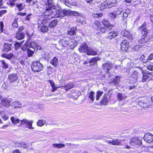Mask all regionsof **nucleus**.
Listing matches in <instances>:
<instances>
[{
    "mask_svg": "<svg viewBox=\"0 0 153 153\" xmlns=\"http://www.w3.org/2000/svg\"><path fill=\"white\" fill-rule=\"evenodd\" d=\"M48 4L46 5L45 11L44 12L45 16H51L52 17H63L68 15V10L65 9H59L56 11V13L53 16L52 14L53 11L52 10L56 8V6L53 3V0H47Z\"/></svg>",
    "mask_w": 153,
    "mask_h": 153,
    "instance_id": "nucleus-1",
    "label": "nucleus"
},
{
    "mask_svg": "<svg viewBox=\"0 0 153 153\" xmlns=\"http://www.w3.org/2000/svg\"><path fill=\"white\" fill-rule=\"evenodd\" d=\"M31 68L33 71L36 72L42 70L43 69V66L39 61H34L32 63Z\"/></svg>",
    "mask_w": 153,
    "mask_h": 153,
    "instance_id": "nucleus-2",
    "label": "nucleus"
},
{
    "mask_svg": "<svg viewBox=\"0 0 153 153\" xmlns=\"http://www.w3.org/2000/svg\"><path fill=\"white\" fill-rule=\"evenodd\" d=\"M139 30H141L142 37L147 36H146L148 33L149 30L146 28V24L144 22L141 26L138 28Z\"/></svg>",
    "mask_w": 153,
    "mask_h": 153,
    "instance_id": "nucleus-3",
    "label": "nucleus"
},
{
    "mask_svg": "<svg viewBox=\"0 0 153 153\" xmlns=\"http://www.w3.org/2000/svg\"><path fill=\"white\" fill-rule=\"evenodd\" d=\"M129 143L131 145L137 147L140 146L142 144L141 141L136 137L132 138L130 140Z\"/></svg>",
    "mask_w": 153,
    "mask_h": 153,
    "instance_id": "nucleus-4",
    "label": "nucleus"
},
{
    "mask_svg": "<svg viewBox=\"0 0 153 153\" xmlns=\"http://www.w3.org/2000/svg\"><path fill=\"white\" fill-rule=\"evenodd\" d=\"M121 49L124 52H127L129 48L128 42L126 40H123L120 44Z\"/></svg>",
    "mask_w": 153,
    "mask_h": 153,
    "instance_id": "nucleus-5",
    "label": "nucleus"
},
{
    "mask_svg": "<svg viewBox=\"0 0 153 153\" xmlns=\"http://www.w3.org/2000/svg\"><path fill=\"white\" fill-rule=\"evenodd\" d=\"M8 79L10 83L12 84L18 79V76L16 73L11 74L8 75Z\"/></svg>",
    "mask_w": 153,
    "mask_h": 153,
    "instance_id": "nucleus-6",
    "label": "nucleus"
},
{
    "mask_svg": "<svg viewBox=\"0 0 153 153\" xmlns=\"http://www.w3.org/2000/svg\"><path fill=\"white\" fill-rule=\"evenodd\" d=\"M33 123L32 120L28 121L25 119L21 120L20 124H25L28 128L33 129L34 128L32 126Z\"/></svg>",
    "mask_w": 153,
    "mask_h": 153,
    "instance_id": "nucleus-7",
    "label": "nucleus"
},
{
    "mask_svg": "<svg viewBox=\"0 0 153 153\" xmlns=\"http://www.w3.org/2000/svg\"><path fill=\"white\" fill-rule=\"evenodd\" d=\"M113 66V64L112 63L109 62H107L105 63L102 65V68L107 72L109 71Z\"/></svg>",
    "mask_w": 153,
    "mask_h": 153,
    "instance_id": "nucleus-8",
    "label": "nucleus"
},
{
    "mask_svg": "<svg viewBox=\"0 0 153 153\" xmlns=\"http://www.w3.org/2000/svg\"><path fill=\"white\" fill-rule=\"evenodd\" d=\"M143 139L146 142L150 143L153 141V135L151 133H147L145 135Z\"/></svg>",
    "mask_w": 153,
    "mask_h": 153,
    "instance_id": "nucleus-9",
    "label": "nucleus"
},
{
    "mask_svg": "<svg viewBox=\"0 0 153 153\" xmlns=\"http://www.w3.org/2000/svg\"><path fill=\"white\" fill-rule=\"evenodd\" d=\"M150 40V37L149 36H142V38L139 39L138 42L139 44H144L147 43Z\"/></svg>",
    "mask_w": 153,
    "mask_h": 153,
    "instance_id": "nucleus-10",
    "label": "nucleus"
},
{
    "mask_svg": "<svg viewBox=\"0 0 153 153\" xmlns=\"http://www.w3.org/2000/svg\"><path fill=\"white\" fill-rule=\"evenodd\" d=\"M110 100V97L107 94H105L100 102L101 105H105L108 103Z\"/></svg>",
    "mask_w": 153,
    "mask_h": 153,
    "instance_id": "nucleus-11",
    "label": "nucleus"
},
{
    "mask_svg": "<svg viewBox=\"0 0 153 153\" xmlns=\"http://www.w3.org/2000/svg\"><path fill=\"white\" fill-rule=\"evenodd\" d=\"M121 33L122 36H123L126 37L129 40H132L133 39L132 36L127 30H122Z\"/></svg>",
    "mask_w": 153,
    "mask_h": 153,
    "instance_id": "nucleus-12",
    "label": "nucleus"
},
{
    "mask_svg": "<svg viewBox=\"0 0 153 153\" xmlns=\"http://www.w3.org/2000/svg\"><path fill=\"white\" fill-rule=\"evenodd\" d=\"M118 35V33L117 31H112L108 33V36L106 37V38L108 39H111L117 37Z\"/></svg>",
    "mask_w": 153,
    "mask_h": 153,
    "instance_id": "nucleus-13",
    "label": "nucleus"
},
{
    "mask_svg": "<svg viewBox=\"0 0 153 153\" xmlns=\"http://www.w3.org/2000/svg\"><path fill=\"white\" fill-rule=\"evenodd\" d=\"M89 46L85 43L82 44L79 49V51L81 53H86Z\"/></svg>",
    "mask_w": 153,
    "mask_h": 153,
    "instance_id": "nucleus-14",
    "label": "nucleus"
},
{
    "mask_svg": "<svg viewBox=\"0 0 153 153\" xmlns=\"http://www.w3.org/2000/svg\"><path fill=\"white\" fill-rule=\"evenodd\" d=\"M10 101L7 98L3 99L1 100V104L4 107L9 108L10 105Z\"/></svg>",
    "mask_w": 153,
    "mask_h": 153,
    "instance_id": "nucleus-15",
    "label": "nucleus"
},
{
    "mask_svg": "<svg viewBox=\"0 0 153 153\" xmlns=\"http://www.w3.org/2000/svg\"><path fill=\"white\" fill-rule=\"evenodd\" d=\"M102 22L104 26L106 27L107 30H111L113 27L112 25H110V23L107 20H104L102 21Z\"/></svg>",
    "mask_w": 153,
    "mask_h": 153,
    "instance_id": "nucleus-16",
    "label": "nucleus"
},
{
    "mask_svg": "<svg viewBox=\"0 0 153 153\" xmlns=\"http://www.w3.org/2000/svg\"><path fill=\"white\" fill-rule=\"evenodd\" d=\"M87 54L88 55H97V52L89 47L86 52Z\"/></svg>",
    "mask_w": 153,
    "mask_h": 153,
    "instance_id": "nucleus-17",
    "label": "nucleus"
},
{
    "mask_svg": "<svg viewBox=\"0 0 153 153\" xmlns=\"http://www.w3.org/2000/svg\"><path fill=\"white\" fill-rule=\"evenodd\" d=\"M110 5H108L106 2H105L101 4L98 5V7L100 10H103L105 8H110Z\"/></svg>",
    "mask_w": 153,
    "mask_h": 153,
    "instance_id": "nucleus-18",
    "label": "nucleus"
},
{
    "mask_svg": "<svg viewBox=\"0 0 153 153\" xmlns=\"http://www.w3.org/2000/svg\"><path fill=\"white\" fill-rule=\"evenodd\" d=\"M25 34L22 31H18L16 32V38L20 40L23 39Z\"/></svg>",
    "mask_w": 153,
    "mask_h": 153,
    "instance_id": "nucleus-19",
    "label": "nucleus"
},
{
    "mask_svg": "<svg viewBox=\"0 0 153 153\" xmlns=\"http://www.w3.org/2000/svg\"><path fill=\"white\" fill-rule=\"evenodd\" d=\"M10 105L15 108H21L22 107L21 104L18 101H15L12 102Z\"/></svg>",
    "mask_w": 153,
    "mask_h": 153,
    "instance_id": "nucleus-20",
    "label": "nucleus"
},
{
    "mask_svg": "<svg viewBox=\"0 0 153 153\" xmlns=\"http://www.w3.org/2000/svg\"><path fill=\"white\" fill-rule=\"evenodd\" d=\"M12 45L7 43H4L3 51L4 52H7L11 50Z\"/></svg>",
    "mask_w": 153,
    "mask_h": 153,
    "instance_id": "nucleus-21",
    "label": "nucleus"
},
{
    "mask_svg": "<svg viewBox=\"0 0 153 153\" xmlns=\"http://www.w3.org/2000/svg\"><path fill=\"white\" fill-rule=\"evenodd\" d=\"M77 28L76 27H73L69 29L67 31V34L68 35L72 36L75 34V31L76 30Z\"/></svg>",
    "mask_w": 153,
    "mask_h": 153,
    "instance_id": "nucleus-22",
    "label": "nucleus"
},
{
    "mask_svg": "<svg viewBox=\"0 0 153 153\" xmlns=\"http://www.w3.org/2000/svg\"><path fill=\"white\" fill-rule=\"evenodd\" d=\"M106 2L108 5H110V8L117 5V0H107Z\"/></svg>",
    "mask_w": 153,
    "mask_h": 153,
    "instance_id": "nucleus-23",
    "label": "nucleus"
},
{
    "mask_svg": "<svg viewBox=\"0 0 153 153\" xmlns=\"http://www.w3.org/2000/svg\"><path fill=\"white\" fill-rule=\"evenodd\" d=\"M126 96L123 93H118L117 94V99L119 101H120L125 99Z\"/></svg>",
    "mask_w": 153,
    "mask_h": 153,
    "instance_id": "nucleus-24",
    "label": "nucleus"
},
{
    "mask_svg": "<svg viewBox=\"0 0 153 153\" xmlns=\"http://www.w3.org/2000/svg\"><path fill=\"white\" fill-rule=\"evenodd\" d=\"M68 45L71 49H74L76 46V44L74 40H68Z\"/></svg>",
    "mask_w": 153,
    "mask_h": 153,
    "instance_id": "nucleus-25",
    "label": "nucleus"
},
{
    "mask_svg": "<svg viewBox=\"0 0 153 153\" xmlns=\"http://www.w3.org/2000/svg\"><path fill=\"white\" fill-rule=\"evenodd\" d=\"M142 73L143 75V78L142 79V81L144 82L146 81L147 79H148L149 77V76L148 74V73L151 75V73L148 72V73H146L144 72L143 71H142Z\"/></svg>",
    "mask_w": 153,
    "mask_h": 153,
    "instance_id": "nucleus-26",
    "label": "nucleus"
},
{
    "mask_svg": "<svg viewBox=\"0 0 153 153\" xmlns=\"http://www.w3.org/2000/svg\"><path fill=\"white\" fill-rule=\"evenodd\" d=\"M58 20L56 19H55L52 21L49 24L48 26L50 28H52L55 27L57 25Z\"/></svg>",
    "mask_w": 153,
    "mask_h": 153,
    "instance_id": "nucleus-27",
    "label": "nucleus"
},
{
    "mask_svg": "<svg viewBox=\"0 0 153 153\" xmlns=\"http://www.w3.org/2000/svg\"><path fill=\"white\" fill-rule=\"evenodd\" d=\"M50 63L54 67H56L59 64L58 59L56 57H54L51 60Z\"/></svg>",
    "mask_w": 153,
    "mask_h": 153,
    "instance_id": "nucleus-28",
    "label": "nucleus"
},
{
    "mask_svg": "<svg viewBox=\"0 0 153 153\" xmlns=\"http://www.w3.org/2000/svg\"><path fill=\"white\" fill-rule=\"evenodd\" d=\"M52 146L54 148L58 149H61L65 146V145L62 143H53Z\"/></svg>",
    "mask_w": 153,
    "mask_h": 153,
    "instance_id": "nucleus-29",
    "label": "nucleus"
},
{
    "mask_svg": "<svg viewBox=\"0 0 153 153\" xmlns=\"http://www.w3.org/2000/svg\"><path fill=\"white\" fill-rule=\"evenodd\" d=\"M49 82L50 83V84L53 88L51 91L52 92H54L55 91L57 90V88L61 87L60 86L59 87H57L55 86V83L53 82L52 80H50L49 81Z\"/></svg>",
    "mask_w": 153,
    "mask_h": 153,
    "instance_id": "nucleus-30",
    "label": "nucleus"
},
{
    "mask_svg": "<svg viewBox=\"0 0 153 153\" xmlns=\"http://www.w3.org/2000/svg\"><path fill=\"white\" fill-rule=\"evenodd\" d=\"M74 86V85L73 84L68 83L65 86L61 87L62 88H65L66 90H68L70 89L73 88Z\"/></svg>",
    "mask_w": 153,
    "mask_h": 153,
    "instance_id": "nucleus-31",
    "label": "nucleus"
},
{
    "mask_svg": "<svg viewBox=\"0 0 153 153\" xmlns=\"http://www.w3.org/2000/svg\"><path fill=\"white\" fill-rule=\"evenodd\" d=\"M112 145H121V140L120 139H115L112 140Z\"/></svg>",
    "mask_w": 153,
    "mask_h": 153,
    "instance_id": "nucleus-32",
    "label": "nucleus"
},
{
    "mask_svg": "<svg viewBox=\"0 0 153 153\" xmlns=\"http://www.w3.org/2000/svg\"><path fill=\"white\" fill-rule=\"evenodd\" d=\"M23 3H17L16 4V6L18 8V10L19 11H21L24 9L25 6V5Z\"/></svg>",
    "mask_w": 153,
    "mask_h": 153,
    "instance_id": "nucleus-33",
    "label": "nucleus"
},
{
    "mask_svg": "<svg viewBox=\"0 0 153 153\" xmlns=\"http://www.w3.org/2000/svg\"><path fill=\"white\" fill-rule=\"evenodd\" d=\"M140 46L138 44L132 45L131 46V48L133 51H136L139 50Z\"/></svg>",
    "mask_w": 153,
    "mask_h": 153,
    "instance_id": "nucleus-34",
    "label": "nucleus"
},
{
    "mask_svg": "<svg viewBox=\"0 0 153 153\" xmlns=\"http://www.w3.org/2000/svg\"><path fill=\"white\" fill-rule=\"evenodd\" d=\"M100 60V59L98 57H96L93 58L89 61V62L92 65L96 63L97 61Z\"/></svg>",
    "mask_w": 153,
    "mask_h": 153,
    "instance_id": "nucleus-35",
    "label": "nucleus"
},
{
    "mask_svg": "<svg viewBox=\"0 0 153 153\" xmlns=\"http://www.w3.org/2000/svg\"><path fill=\"white\" fill-rule=\"evenodd\" d=\"M10 120L12 123L14 124H16L19 123L20 121H21V120H20L19 119L15 118L13 117H11Z\"/></svg>",
    "mask_w": 153,
    "mask_h": 153,
    "instance_id": "nucleus-36",
    "label": "nucleus"
},
{
    "mask_svg": "<svg viewBox=\"0 0 153 153\" xmlns=\"http://www.w3.org/2000/svg\"><path fill=\"white\" fill-rule=\"evenodd\" d=\"M1 56L3 58H5L8 59H10L13 57V55L12 53H9V54H7L4 53L2 54Z\"/></svg>",
    "mask_w": 153,
    "mask_h": 153,
    "instance_id": "nucleus-37",
    "label": "nucleus"
},
{
    "mask_svg": "<svg viewBox=\"0 0 153 153\" xmlns=\"http://www.w3.org/2000/svg\"><path fill=\"white\" fill-rule=\"evenodd\" d=\"M138 104L142 108H146L148 107V104L143 101H140L138 102Z\"/></svg>",
    "mask_w": 153,
    "mask_h": 153,
    "instance_id": "nucleus-38",
    "label": "nucleus"
},
{
    "mask_svg": "<svg viewBox=\"0 0 153 153\" xmlns=\"http://www.w3.org/2000/svg\"><path fill=\"white\" fill-rule=\"evenodd\" d=\"M88 94L89 95V98L93 102L94 101V92L93 91H91L90 92H88Z\"/></svg>",
    "mask_w": 153,
    "mask_h": 153,
    "instance_id": "nucleus-39",
    "label": "nucleus"
},
{
    "mask_svg": "<svg viewBox=\"0 0 153 153\" xmlns=\"http://www.w3.org/2000/svg\"><path fill=\"white\" fill-rule=\"evenodd\" d=\"M103 92L100 91H98L97 92L96 95V100H99L100 97L103 94Z\"/></svg>",
    "mask_w": 153,
    "mask_h": 153,
    "instance_id": "nucleus-40",
    "label": "nucleus"
},
{
    "mask_svg": "<svg viewBox=\"0 0 153 153\" xmlns=\"http://www.w3.org/2000/svg\"><path fill=\"white\" fill-rule=\"evenodd\" d=\"M48 30V27L47 26H42L40 28V31L43 33L47 32Z\"/></svg>",
    "mask_w": 153,
    "mask_h": 153,
    "instance_id": "nucleus-41",
    "label": "nucleus"
},
{
    "mask_svg": "<svg viewBox=\"0 0 153 153\" xmlns=\"http://www.w3.org/2000/svg\"><path fill=\"white\" fill-rule=\"evenodd\" d=\"M78 15V13L76 11H71L68 10V15H73L74 16H77Z\"/></svg>",
    "mask_w": 153,
    "mask_h": 153,
    "instance_id": "nucleus-42",
    "label": "nucleus"
},
{
    "mask_svg": "<svg viewBox=\"0 0 153 153\" xmlns=\"http://www.w3.org/2000/svg\"><path fill=\"white\" fill-rule=\"evenodd\" d=\"M46 123L45 120H39L37 123V125L39 126H42L45 124Z\"/></svg>",
    "mask_w": 153,
    "mask_h": 153,
    "instance_id": "nucleus-43",
    "label": "nucleus"
},
{
    "mask_svg": "<svg viewBox=\"0 0 153 153\" xmlns=\"http://www.w3.org/2000/svg\"><path fill=\"white\" fill-rule=\"evenodd\" d=\"M120 77L119 76H116L114 78L113 82L114 83V84L117 85L118 84L120 81Z\"/></svg>",
    "mask_w": 153,
    "mask_h": 153,
    "instance_id": "nucleus-44",
    "label": "nucleus"
},
{
    "mask_svg": "<svg viewBox=\"0 0 153 153\" xmlns=\"http://www.w3.org/2000/svg\"><path fill=\"white\" fill-rule=\"evenodd\" d=\"M130 10L129 9L126 10L123 13V19H124L127 17L128 14L129 13Z\"/></svg>",
    "mask_w": 153,
    "mask_h": 153,
    "instance_id": "nucleus-45",
    "label": "nucleus"
},
{
    "mask_svg": "<svg viewBox=\"0 0 153 153\" xmlns=\"http://www.w3.org/2000/svg\"><path fill=\"white\" fill-rule=\"evenodd\" d=\"M27 51L28 56L29 57L32 56L33 55L34 53V51L31 50L29 49H28L27 50Z\"/></svg>",
    "mask_w": 153,
    "mask_h": 153,
    "instance_id": "nucleus-46",
    "label": "nucleus"
},
{
    "mask_svg": "<svg viewBox=\"0 0 153 153\" xmlns=\"http://www.w3.org/2000/svg\"><path fill=\"white\" fill-rule=\"evenodd\" d=\"M61 42L62 44V46L65 47L67 45H68V40H61Z\"/></svg>",
    "mask_w": 153,
    "mask_h": 153,
    "instance_id": "nucleus-47",
    "label": "nucleus"
},
{
    "mask_svg": "<svg viewBox=\"0 0 153 153\" xmlns=\"http://www.w3.org/2000/svg\"><path fill=\"white\" fill-rule=\"evenodd\" d=\"M123 9L122 8H118L115 12V14L116 16L120 14L123 11Z\"/></svg>",
    "mask_w": 153,
    "mask_h": 153,
    "instance_id": "nucleus-48",
    "label": "nucleus"
},
{
    "mask_svg": "<svg viewBox=\"0 0 153 153\" xmlns=\"http://www.w3.org/2000/svg\"><path fill=\"white\" fill-rule=\"evenodd\" d=\"M27 144L24 142H21L19 144V146H18V147H22L24 148H26L27 147Z\"/></svg>",
    "mask_w": 153,
    "mask_h": 153,
    "instance_id": "nucleus-49",
    "label": "nucleus"
},
{
    "mask_svg": "<svg viewBox=\"0 0 153 153\" xmlns=\"http://www.w3.org/2000/svg\"><path fill=\"white\" fill-rule=\"evenodd\" d=\"M1 62L2 65V67L3 68L5 69L7 68L8 67V65L4 60H1Z\"/></svg>",
    "mask_w": 153,
    "mask_h": 153,
    "instance_id": "nucleus-50",
    "label": "nucleus"
},
{
    "mask_svg": "<svg viewBox=\"0 0 153 153\" xmlns=\"http://www.w3.org/2000/svg\"><path fill=\"white\" fill-rule=\"evenodd\" d=\"M37 44L34 41L30 43L31 47L33 48L34 50L36 49V46H37Z\"/></svg>",
    "mask_w": 153,
    "mask_h": 153,
    "instance_id": "nucleus-51",
    "label": "nucleus"
},
{
    "mask_svg": "<svg viewBox=\"0 0 153 153\" xmlns=\"http://www.w3.org/2000/svg\"><path fill=\"white\" fill-rule=\"evenodd\" d=\"M102 16V13H93L92 14L94 18H98L101 17Z\"/></svg>",
    "mask_w": 153,
    "mask_h": 153,
    "instance_id": "nucleus-52",
    "label": "nucleus"
},
{
    "mask_svg": "<svg viewBox=\"0 0 153 153\" xmlns=\"http://www.w3.org/2000/svg\"><path fill=\"white\" fill-rule=\"evenodd\" d=\"M61 2H63L67 6H69L70 4L69 3L68 0H60Z\"/></svg>",
    "mask_w": 153,
    "mask_h": 153,
    "instance_id": "nucleus-53",
    "label": "nucleus"
},
{
    "mask_svg": "<svg viewBox=\"0 0 153 153\" xmlns=\"http://www.w3.org/2000/svg\"><path fill=\"white\" fill-rule=\"evenodd\" d=\"M22 42L20 43L17 42H16L14 44V45L15 46V48H18L21 46L22 45Z\"/></svg>",
    "mask_w": 153,
    "mask_h": 153,
    "instance_id": "nucleus-54",
    "label": "nucleus"
},
{
    "mask_svg": "<svg viewBox=\"0 0 153 153\" xmlns=\"http://www.w3.org/2000/svg\"><path fill=\"white\" fill-rule=\"evenodd\" d=\"M116 16H117L115 13H111L109 14V16L111 19H112L113 18L116 17Z\"/></svg>",
    "mask_w": 153,
    "mask_h": 153,
    "instance_id": "nucleus-55",
    "label": "nucleus"
},
{
    "mask_svg": "<svg viewBox=\"0 0 153 153\" xmlns=\"http://www.w3.org/2000/svg\"><path fill=\"white\" fill-rule=\"evenodd\" d=\"M106 27L105 28V27H102L100 28V31L102 33H106Z\"/></svg>",
    "mask_w": 153,
    "mask_h": 153,
    "instance_id": "nucleus-56",
    "label": "nucleus"
},
{
    "mask_svg": "<svg viewBox=\"0 0 153 153\" xmlns=\"http://www.w3.org/2000/svg\"><path fill=\"white\" fill-rule=\"evenodd\" d=\"M85 1L88 4V5H93V0H85Z\"/></svg>",
    "mask_w": 153,
    "mask_h": 153,
    "instance_id": "nucleus-57",
    "label": "nucleus"
},
{
    "mask_svg": "<svg viewBox=\"0 0 153 153\" xmlns=\"http://www.w3.org/2000/svg\"><path fill=\"white\" fill-rule=\"evenodd\" d=\"M3 27V23L2 22H0V33L3 32L2 29Z\"/></svg>",
    "mask_w": 153,
    "mask_h": 153,
    "instance_id": "nucleus-58",
    "label": "nucleus"
},
{
    "mask_svg": "<svg viewBox=\"0 0 153 153\" xmlns=\"http://www.w3.org/2000/svg\"><path fill=\"white\" fill-rule=\"evenodd\" d=\"M49 18H46L44 19L42 21V24H45L46 23H47L49 20Z\"/></svg>",
    "mask_w": 153,
    "mask_h": 153,
    "instance_id": "nucleus-59",
    "label": "nucleus"
},
{
    "mask_svg": "<svg viewBox=\"0 0 153 153\" xmlns=\"http://www.w3.org/2000/svg\"><path fill=\"white\" fill-rule=\"evenodd\" d=\"M13 27H18V25L17 22V21L15 20L12 24Z\"/></svg>",
    "mask_w": 153,
    "mask_h": 153,
    "instance_id": "nucleus-60",
    "label": "nucleus"
},
{
    "mask_svg": "<svg viewBox=\"0 0 153 153\" xmlns=\"http://www.w3.org/2000/svg\"><path fill=\"white\" fill-rule=\"evenodd\" d=\"M94 23L96 26H97L98 27H100V24H101L100 22L98 21H97V20L95 21L94 22Z\"/></svg>",
    "mask_w": 153,
    "mask_h": 153,
    "instance_id": "nucleus-61",
    "label": "nucleus"
},
{
    "mask_svg": "<svg viewBox=\"0 0 153 153\" xmlns=\"http://www.w3.org/2000/svg\"><path fill=\"white\" fill-rule=\"evenodd\" d=\"M7 11L6 10H2L0 11V17L2 15L6 13Z\"/></svg>",
    "mask_w": 153,
    "mask_h": 153,
    "instance_id": "nucleus-62",
    "label": "nucleus"
},
{
    "mask_svg": "<svg viewBox=\"0 0 153 153\" xmlns=\"http://www.w3.org/2000/svg\"><path fill=\"white\" fill-rule=\"evenodd\" d=\"M21 49L23 51H25L27 49V45L25 44L23 45L21 48Z\"/></svg>",
    "mask_w": 153,
    "mask_h": 153,
    "instance_id": "nucleus-63",
    "label": "nucleus"
},
{
    "mask_svg": "<svg viewBox=\"0 0 153 153\" xmlns=\"http://www.w3.org/2000/svg\"><path fill=\"white\" fill-rule=\"evenodd\" d=\"M147 68L150 71H152L153 70V65L148 66L147 67Z\"/></svg>",
    "mask_w": 153,
    "mask_h": 153,
    "instance_id": "nucleus-64",
    "label": "nucleus"
}]
</instances>
